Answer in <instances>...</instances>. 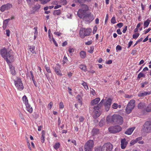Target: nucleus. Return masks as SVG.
<instances>
[{
    "label": "nucleus",
    "instance_id": "obj_29",
    "mask_svg": "<svg viewBox=\"0 0 151 151\" xmlns=\"http://www.w3.org/2000/svg\"><path fill=\"white\" fill-rule=\"evenodd\" d=\"M145 111L147 112H151V103L149 104L145 109Z\"/></svg>",
    "mask_w": 151,
    "mask_h": 151
},
{
    "label": "nucleus",
    "instance_id": "obj_43",
    "mask_svg": "<svg viewBox=\"0 0 151 151\" xmlns=\"http://www.w3.org/2000/svg\"><path fill=\"white\" fill-rule=\"evenodd\" d=\"M90 92L91 94H92L93 96H95L96 94L95 91L93 88L90 89Z\"/></svg>",
    "mask_w": 151,
    "mask_h": 151
},
{
    "label": "nucleus",
    "instance_id": "obj_15",
    "mask_svg": "<svg viewBox=\"0 0 151 151\" xmlns=\"http://www.w3.org/2000/svg\"><path fill=\"white\" fill-rule=\"evenodd\" d=\"M151 94V91L143 92H140L138 94V96L140 97H142Z\"/></svg>",
    "mask_w": 151,
    "mask_h": 151
},
{
    "label": "nucleus",
    "instance_id": "obj_13",
    "mask_svg": "<svg viewBox=\"0 0 151 151\" xmlns=\"http://www.w3.org/2000/svg\"><path fill=\"white\" fill-rule=\"evenodd\" d=\"M94 18L93 15L90 13L84 16L83 19L87 22H90L92 21Z\"/></svg>",
    "mask_w": 151,
    "mask_h": 151
},
{
    "label": "nucleus",
    "instance_id": "obj_40",
    "mask_svg": "<svg viewBox=\"0 0 151 151\" xmlns=\"http://www.w3.org/2000/svg\"><path fill=\"white\" fill-rule=\"evenodd\" d=\"M50 0H40V1L41 4H45Z\"/></svg>",
    "mask_w": 151,
    "mask_h": 151
},
{
    "label": "nucleus",
    "instance_id": "obj_24",
    "mask_svg": "<svg viewBox=\"0 0 151 151\" xmlns=\"http://www.w3.org/2000/svg\"><path fill=\"white\" fill-rule=\"evenodd\" d=\"M79 55L81 58H85L86 57V52L84 51H82L80 52Z\"/></svg>",
    "mask_w": 151,
    "mask_h": 151
},
{
    "label": "nucleus",
    "instance_id": "obj_16",
    "mask_svg": "<svg viewBox=\"0 0 151 151\" xmlns=\"http://www.w3.org/2000/svg\"><path fill=\"white\" fill-rule=\"evenodd\" d=\"M100 101V99L99 98H96L93 100L91 102V106H94L98 103Z\"/></svg>",
    "mask_w": 151,
    "mask_h": 151
},
{
    "label": "nucleus",
    "instance_id": "obj_44",
    "mask_svg": "<svg viewBox=\"0 0 151 151\" xmlns=\"http://www.w3.org/2000/svg\"><path fill=\"white\" fill-rule=\"evenodd\" d=\"M104 106H105V109L106 110V111H108L111 106L109 105H106L105 104H104Z\"/></svg>",
    "mask_w": 151,
    "mask_h": 151
},
{
    "label": "nucleus",
    "instance_id": "obj_62",
    "mask_svg": "<svg viewBox=\"0 0 151 151\" xmlns=\"http://www.w3.org/2000/svg\"><path fill=\"white\" fill-rule=\"evenodd\" d=\"M92 41L91 40L88 41L86 42H85V44L86 45H90L92 44Z\"/></svg>",
    "mask_w": 151,
    "mask_h": 151
},
{
    "label": "nucleus",
    "instance_id": "obj_37",
    "mask_svg": "<svg viewBox=\"0 0 151 151\" xmlns=\"http://www.w3.org/2000/svg\"><path fill=\"white\" fill-rule=\"evenodd\" d=\"M60 13L61 12L60 10H55L53 12V14L54 15H59L60 14Z\"/></svg>",
    "mask_w": 151,
    "mask_h": 151
},
{
    "label": "nucleus",
    "instance_id": "obj_60",
    "mask_svg": "<svg viewBox=\"0 0 151 151\" xmlns=\"http://www.w3.org/2000/svg\"><path fill=\"white\" fill-rule=\"evenodd\" d=\"M117 26L119 28L122 27L123 26V24L122 23L120 22L117 24Z\"/></svg>",
    "mask_w": 151,
    "mask_h": 151
},
{
    "label": "nucleus",
    "instance_id": "obj_46",
    "mask_svg": "<svg viewBox=\"0 0 151 151\" xmlns=\"http://www.w3.org/2000/svg\"><path fill=\"white\" fill-rule=\"evenodd\" d=\"M112 107L113 108L116 109L118 107V105L117 104L114 103L112 106Z\"/></svg>",
    "mask_w": 151,
    "mask_h": 151
},
{
    "label": "nucleus",
    "instance_id": "obj_36",
    "mask_svg": "<svg viewBox=\"0 0 151 151\" xmlns=\"http://www.w3.org/2000/svg\"><path fill=\"white\" fill-rule=\"evenodd\" d=\"M145 76L144 74L142 72L140 73L138 75L137 78L138 79H140L141 78L144 77Z\"/></svg>",
    "mask_w": 151,
    "mask_h": 151
},
{
    "label": "nucleus",
    "instance_id": "obj_54",
    "mask_svg": "<svg viewBox=\"0 0 151 151\" xmlns=\"http://www.w3.org/2000/svg\"><path fill=\"white\" fill-rule=\"evenodd\" d=\"M74 51L75 49L73 48H70L68 50V51L70 53H73L74 52Z\"/></svg>",
    "mask_w": 151,
    "mask_h": 151
},
{
    "label": "nucleus",
    "instance_id": "obj_42",
    "mask_svg": "<svg viewBox=\"0 0 151 151\" xmlns=\"http://www.w3.org/2000/svg\"><path fill=\"white\" fill-rule=\"evenodd\" d=\"M111 23L114 24L116 23V20L115 17H113L111 20Z\"/></svg>",
    "mask_w": 151,
    "mask_h": 151
},
{
    "label": "nucleus",
    "instance_id": "obj_41",
    "mask_svg": "<svg viewBox=\"0 0 151 151\" xmlns=\"http://www.w3.org/2000/svg\"><path fill=\"white\" fill-rule=\"evenodd\" d=\"M94 49V46L91 47L90 49L88 50V52L90 53H92L93 52Z\"/></svg>",
    "mask_w": 151,
    "mask_h": 151
},
{
    "label": "nucleus",
    "instance_id": "obj_1",
    "mask_svg": "<svg viewBox=\"0 0 151 151\" xmlns=\"http://www.w3.org/2000/svg\"><path fill=\"white\" fill-rule=\"evenodd\" d=\"M0 53L2 57L6 60L7 63L12 61L14 58V53L12 50L7 51L6 49L4 48L1 50Z\"/></svg>",
    "mask_w": 151,
    "mask_h": 151
},
{
    "label": "nucleus",
    "instance_id": "obj_49",
    "mask_svg": "<svg viewBox=\"0 0 151 151\" xmlns=\"http://www.w3.org/2000/svg\"><path fill=\"white\" fill-rule=\"evenodd\" d=\"M97 30V28L96 26H95L94 27L93 31V33L94 34H95Z\"/></svg>",
    "mask_w": 151,
    "mask_h": 151
},
{
    "label": "nucleus",
    "instance_id": "obj_35",
    "mask_svg": "<svg viewBox=\"0 0 151 151\" xmlns=\"http://www.w3.org/2000/svg\"><path fill=\"white\" fill-rule=\"evenodd\" d=\"M60 144L59 143H56L53 146V147L56 150H57L60 147Z\"/></svg>",
    "mask_w": 151,
    "mask_h": 151
},
{
    "label": "nucleus",
    "instance_id": "obj_45",
    "mask_svg": "<svg viewBox=\"0 0 151 151\" xmlns=\"http://www.w3.org/2000/svg\"><path fill=\"white\" fill-rule=\"evenodd\" d=\"M52 41L53 42L54 44L56 47H58V44H57L54 38L53 37V36L52 35Z\"/></svg>",
    "mask_w": 151,
    "mask_h": 151
},
{
    "label": "nucleus",
    "instance_id": "obj_52",
    "mask_svg": "<svg viewBox=\"0 0 151 151\" xmlns=\"http://www.w3.org/2000/svg\"><path fill=\"white\" fill-rule=\"evenodd\" d=\"M64 107V106L62 102H61L59 104V108L60 109H63Z\"/></svg>",
    "mask_w": 151,
    "mask_h": 151
},
{
    "label": "nucleus",
    "instance_id": "obj_58",
    "mask_svg": "<svg viewBox=\"0 0 151 151\" xmlns=\"http://www.w3.org/2000/svg\"><path fill=\"white\" fill-rule=\"evenodd\" d=\"M132 95H129L128 94H125L124 96V97L126 98H128V99H131L132 97Z\"/></svg>",
    "mask_w": 151,
    "mask_h": 151
},
{
    "label": "nucleus",
    "instance_id": "obj_2",
    "mask_svg": "<svg viewBox=\"0 0 151 151\" xmlns=\"http://www.w3.org/2000/svg\"><path fill=\"white\" fill-rule=\"evenodd\" d=\"M106 120L108 122L114 123L119 125L122 124L123 122L122 117L118 115L114 114L111 116H107Z\"/></svg>",
    "mask_w": 151,
    "mask_h": 151
},
{
    "label": "nucleus",
    "instance_id": "obj_20",
    "mask_svg": "<svg viewBox=\"0 0 151 151\" xmlns=\"http://www.w3.org/2000/svg\"><path fill=\"white\" fill-rule=\"evenodd\" d=\"M76 99L78 101V102L81 106L82 105V97L80 95H78L76 97Z\"/></svg>",
    "mask_w": 151,
    "mask_h": 151
},
{
    "label": "nucleus",
    "instance_id": "obj_64",
    "mask_svg": "<svg viewBox=\"0 0 151 151\" xmlns=\"http://www.w3.org/2000/svg\"><path fill=\"white\" fill-rule=\"evenodd\" d=\"M84 119V118L82 117V116H81L80 118L79 119V121L80 122H83Z\"/></svg>",
    "mask_w": 151,
    "mask_h": 151
},
{
    "label": "nucleus",
    "instance_id": "obj_17",
    "mask_svg": "<svg viewBox=\"0 0 151 151\" xmlns=\"http://www.w3.org/2000/svg\"><path fill=\"white\" fill-rule=\"evenodd\" d=\"M60 68V66L59 65H58V66L55 67V71L57 75L62 76V74L61 73Z\"/></svg>",
    "mask_w": 151,
    "mask_h": 151
},
{
    "label": "nucleus",
    "instance_id": "obj_18",
    "mask_svg": "<svg viewBox=\"0 0 151 151\" xmlns=\"http://www.w3.org/2000/svg\"><path fill=\"white\" fill-rule=\"evenodd\" d=\"M135 128L134 127L129 128L126 131L125 133L127 134L130 135L132 134Z\"/></svg>",
    "mask_w": 151,
    "mask_h": 151
},
{
    "label": "nucleus",
    "instance_id": "obj_33",
    "mask_svg": "<svg viewBox=\"0 0 151 151\" xmlns=\"http://www.w3.org/2000/svg\"><path fill=\"white\" fill-rule=\"evenodd\" d=\"M22 99L24 103L25 104V105L28 103L27 98L25 95H24L23 96Z\"/></svg>",
    "mask_w": 151,
    "mask_h": 151
},
{
    "label": "nucleus",
    "instance_id": "obj_9",
    "mask_svg": "<svg viewBox=\"0 0 151 151\" xmlns=\"http://www.w3.org/2000/svg\"><path fill=\"white\" fill-rule=\"evenodd\" d=\"M99 106H94L93 108V117L94 118H96L99 117L101 115V112L99 110V109L100 108Z\"/></svg>",
    "mask_w": 151,
    "mask_h": 151
},
{
    "label": "nucleus",
    "instance_id": "obj_56",
    "mask_svg": "<svg viewBox=\"0 0 151 151\" xmlns=\"http://www.w3.org/2000/svg\"><path fill=\"white\" fill-rule=\"evenodd\" d=\"M104 101V100L102 99L101 101L100 102L99 104H98L97 106H99L100 107H101L102 106V104L103 103Z\"/></svg>",
    "mask_w": 151,
    "mask_h": 151
},
{
    "label": "nucleus",
    "instance_id": "obj_61",
    "mask_svg": "<svg viewBox=\"0 0 151 151\" xmlns=\"http://www.w3.org/2000/svg\"><path fill=\"white\" fill-rule=\"evenodd\" d=\"M151 29L150 28H148L147 30H145L144 31V33L145 34H147L151 30Z\"/></svg>",
    "mask_w": 151,
    "mask_h": 151
},
{
    "label": "nucleus",
    "instance_id": "obj_30",
    "mask_svg": "<svg viewBox=\"0 0 151 151\" xmlns=\"http://www.w3.org/2000/svg\"><path fill=\"white\" fill-rule=\"evenodd\" d=\"M9 68L10 71H11V73L12 75H15L16 73L14 67L12 66V65H11L9 66Z\"/></svg>",
    "mask_w": 151,
    "mask_h": 151
},
{
    "label": "nucleus",
    "instance_id": "obj_47",
    "mask_svg": "<svg viewBox=\"0 0 151 151\" xmlns=\"http://www.w3.org/2000/svg\"><path fill=\"white\" fill-rule=\"evenodd\" d=\"M148 83L147 81H145L144 82L141 83V87L142 88H144L145 86V85H147Z\"/></svg>",
    "mask_w": 151,
    "mask_h": 151
},
{
    "label": "nucleus",
    "instance_id": "obj_34",
    "mask_svg": "<svg viewBox=\"0 0 151 151\" xmlns=\"http://www.w3.org/2000/svg\"><path fill=\"white\" fill-rule=\"evenodd\" d=\"M82 82L83 83H82V85L83 86L85 89L86 90L88 89V87L87 83L83 81Z\"/></svg>",
    "mask_w": 151,
    "mask_h": 151
},
{
    "label": "nucleus",
    "instance_id": "obj_22",
    "mask_svg": "<svg viewBox=\"0 0 151 151\" xmlns=\"http://www.w3.org/2000/svg\"><path fill=\"white\" fill-rule=\"evenodd\" d=\"M41 134V141L42 143H43L45 141V131L44 130L42 131Z\"/></svg>",
    "mask_w": 151,
    "mask_h": 151
},
{
    "label": "nucleus",
    "instance_id": "obj_48",
    "mask_svg": "<svg viewBox=\"0 0 151 151\" xmlns=\"http://www.w3.org/2000/svg\"><path fill=\"white\" fill-rule=\"evenodd\" d=\"M137 143V142L136 140V139H133L130 142V144L131 145H133Z\"/></svg>",
    "mask_w": 151,
    "mask_h": 151
},
{
    "label": "nucleus",
    "instance_id": "obj_28",
    "mask_svg": "<svg viewBox=\"0 0 151 151\" xmlns=\"http://www.w3.org/2000/svg\"><path fill=\"white\" fill-rule=\"evenodd\" d=\"M151 20L149 19H147L146 21L144 22V25L145 28L147 27L149 24Z\"/></svg>",
    "mask_w": 151,
    "mask_h": 151
},
{
    "label": "nucleus",
    "instance_id": "obj_63",
    "mask_svg": "<svg viewBox=\"0 0 151 151\" xmlns=\"http://www.w3.org/2000/svg\"><path fill=\"white\" fill-rule=\"evenodd\" d=\"M142 137H138L137 138L135 139L136 141L137 142H138L142 140Z\"/></svg>",
    "mask_w": 151,
    "mask_h": 151
},
{
    "label": "nucleus",
    "instance_id": "obj_19",
    "mask_svg": "<svg viewBox=\"0 0 151 151\" xmlns=\"http://www.w3.org/2000/svg\"><path fill=\"white\" fill-rule=\"evenodd\" d=\"M10 20V19L9 18L5 19L3 21V28L4 29H5L7 27L9 22Z\"/></svg>",
    "mask_w": 151,
    "mask_h": 151
},
{
    "label": "nucleus",
    "instance_id": "obj_14",
    "mask_svg": "<svg viewBox=\"0 0 151 151\" xmlns=\"http://www.w3.org/2000/svg\"><path fill=\"white\" fill-rule=\"evenodd\" d=\"M128 142L125 138L122 139L121 141V147L122 149H124L127 145Z\"/></svg>",
    "mask_w": 151,
    "mask_h": 151
},
{
    "label": "nucleus",
    "instance_id": "obj_23",
    "mask_svg": "<svg viewBox=\"0 0 151 151\" xmlns=\"http://www.w3.org/2000/svg\"><path fill=\"white\" fill-rule=\"evenodd\" d=\"M79 68L85 72H86L87 71L86 66L84 64H81L79 65Z\"/></svg>",
    "mask_w": 151,
    "mask_h": 151
},
{
    "label": "nucleus",
    "instance_id": "obj_51",
    "mask_svg": "<svg viewBox=\"0 0 151 151\" xmlns=\"http://www.w3.org/2000/svg\"><path fill=\"white\" fill-rule=\"evenodd\" d=\"M60 3L63 5H65L67 4V1L66 0H62L60 1Z\"/></svg>",
    "mask_w": 151,
    "mask_h": 151
},
{
    "label": "nucleus",
    "instance_id": "obj_31",
    "mask_svg": "<svg viewBox=\"0 0 151 151\" xmlns=\"http://www.w3.org/2000/svg\"><path fill=\"white\" fill-rule=\"evenodd\" d=\"M29 6L31 7L34 4V2L33 0H26Z\"/></svg>",
    "mask_w": 151,
    "mask_h": 151
},
{
    "label": "nucleus",
    "instance_id": "obj_8",
    "mask_svg": "<svg viewBox=\"0 0 151 151\" xmlns=\"http://www.w3.org/2000/svg\"><path fill=\"white\" fill-rule=\"evenodd\" d=\"M122 128L119 125H116L111 127L109 128V131L111 133H116L121 131Z\"/></svg>",
    "mask_w": 151,
    "mask_h": 151
},
{
    "label": "nucleus",
    "instance_id": "obj_32",
    "mask_svg": "<svg viewBox=\"0 0 151 151\" xmlns=\"http://www.w3.org/2000/svg\"><path fill=\"white\" fill-rule=\"evenodd\" d=\"M40 7V6L38 4L35 5L33 7V9L35 11L38 10Z\"/></svg>",
    "mask_w": 151,
    "mask_h": 151
},
{
    "label": "nucleus",
    "instance_id": "obj_25",
    "mask_svg": "<svg viewBox=\"0 0 151 151\" xmlns=\"http://www.w3.org/2000/svg\"><path fill=\"white\" fill-rule=\"evenodd\" d=\"M146 107L145 104L144 103H139L137 106V108L139 109H143Z\"/></svg>",
    "mask_w": 151,
    "mask_h": 151
},
{
    "label": "nucleus",
    "instance_id": "obj_53",
    "mask_svg": "<svg viewBox=\"0 0 151 151\" xmlns=\"http://www.w3.org/2000/svg\"><path fill=\"white\" fill-rule=\"evenodd\" d=\"M54 34L56 35H57V36H60L62 34L59 32H54Z\"/></svg>",
    "mask_w": 151,
    "mask_h": 151
},
{
    "label": "nucleus",
    "instance_id": "obj_26",
    "mask_svg": "<svg viewBox=\"0 0 151 151\" xmlns=\"http://www.w3.org/2000/svg\"><path fill=\"white\" fill-rule=\"evenodd\" d=\"M29 47L30 51L32 53V54H36L35 51V46H30Z\"/></svg>",
    "mask_w": 151,
    "mask_h": 151
},
{
    "label": "nucleus",
    "instance_id": "obj_39",
    "mask_svg": "<svg viewBox=\"0 0 151 151\" xmlns=\"http://www.w3.org/2000/svg\"><path fill=\"white\" fill-rule=\"evenodd\" d=\"M139 35V33H136L133 35L132 37L133 39H136Z\"/></svg>",
    "mask_w": 151,
    "mask_h": 151
},
{
    "label": "nucleus",
    "instance_id": "obj_50",
    "mask_svg": "<svg viewBox=\"0 0 151 151\" xmlns=\"http://www.w3.org/2000/svg\"><path fill=\"white\" fill-rule=\"evenodd\" d=\"M99 132V130L98 129H93L92 130V132L94 133L93 134H95V133L96 132L95 134H96L97 133Z\"/></svg>",
    "mask_w": 151,
    "mask_h": 151
},
{
    "label": "nucleus",
    "instance_id": "obj_12",
    "mask_svg": "<svg viewBox=\"0 0 151 151\" xmlns=\"http://www.w3.org/2000/svg\"><path fill=\"white\" fill-rule=\"evenodd\" d=\"M144 129L147 133L151 132V123L150 122H146L143 125Z\"/></svg>",
    "mask_w": 151,
    "mask_h": 151
},
{
    "label": "nucleus",
    "instance_id": "obj_59",
    "mask_svg": "<svg viewBox=\"0 0 151 151\" xmlns=\"http://www.w3.org/2000/svg\"><path fill=\"white\" fill-rule=\"evenodd\" d=\"M6 35L9 37L10 36V31L9 29H6Z\"/></svg>",
    "mask_w": 151,
    "mask_h": 151
},
{
    "label": "nucleus",
    "instance_id": "obj_38",
    "mask_svg": "<svg viewBox=\"0 0 151 151\" xmlns=\"http://www.w3.org/2000/svg\"><path fill=\"white\" fill-rule=\"evenodd\" d=\"M68 61V60L67 57L65 56H64L63 60V64H64L65 63H67Z\"/></svg>",
    "mask_w": 151,
    "mask_h": 151
},
{
    "label": "nucleus",
    "instance_id": "obj_57",
    "mask_svg": "<svg viewBox=\"0 0 151 151\" xmlns=\"http://www.w3.org/2000/svg\"><path fill=\"white\" fill-rule=\"evenodd\" d=\"M116 49L117 51L121 50H122L121 47L119 45H118L116 47Z\"/></svg>",
    "mask_w": 151,
    "mask_h": 151
},
{
    "label": "nucleus",
    "instance_id": "obj_6",
    "mask_svg": "<svg viewBox=\"0 0 151 151\" xmlns=\"http://www.w3.org/2000/svg\"><path fill=\"white\" fill-rule=\"evenodd\" d=\"M82 6V9H79L77 12L78 16L80 18H84L86 12L88 10V7L87 5L83 4Z\"/></svg>",
    "mask_w": 151,
    "mask_h": 151
},
{
    "label": "nucleus",
    "instance_id": "obj_4",
    "mask_svg": "<svg viewBox=\"0 0 151 151\" xmlns=\"http://www.w3.org/2000/svg\"><path fill=\"white\" fill-rule=\"evenodd\" d=\"M91 32V29L90 28H81L80 30L79 34L80 37L83 39L86 36L90 35Z\"/></svg>",
    "mask_w": 151,
    "mask_h": 151
},
{
    "label": "nucleus",
    "instance_id": "obj_55",
    "mask_svg": "<svg viewBox=\"0 0 151 151\" xmlns=\"http://www.w3.org/2000/svg\"><path fill=\"white\" fill-rule=\"evenodd\" d=\"M45 69L48 73H51V71L50 70V68L49 67H46L45 68Z\"/></svg>",
    "mask_w": 151,
    "mask_h": 151
},
{
    "label": "nucleus",
    "instance_id": "obj_21",
    "mask_svg": "<svg viewBox=\"0 0 151 151\" xmlns=\"http://www.w3.org/2000/svg\"><path fill=\"white\" fill-rule=\"evenodd\" d=\"M26 107V110L28 112L31 113L32 111V109L30 105L28 103L25 104Z\"/></svg>",
    "mask_w": 151,
    "mask_h": 151
},
{
    "label": "nucleus",
    "instance_id": "obj_27",
    "mask_svg": "<svg viewBox=\"0 0 151 151\" xmlns=\"http://www.w3.org/2000/svg\"><path fill=\"white\" fill-rule=\"evenodd\" d=\"M112 100L110 98L108 99L104 103V104L111 106L112 103Z\"/></svg>",
    "mask_w": 151,
    "mask_h": 151
},
{
    "label": "nucleus",
    "instance_id": "obj_11",
    "mask_svg": "<svg viewBox=\"0 0 151 151\" xmlns=\"http://www.w3.org/2000/svg\"><path fill=\"white\" fill-rule=\"evenodd\" d=\"M12 5L11 4L7 3L2 5L0 8V11L1 12H4L5 11L10 9L12 7Z\"/></svg>",
    "mask_w": 151,
    "mask_h": 151
},
{
    "label": "nucleus",
    "instance_id": "obj_5",
    "mask_svg": "<svg viewBox=\"0 0 151 151\" xmlns=\"http://www.w3.org/2000/svg\"><path fill=\"white\" fill-rule=\"evenodd\" d=\"M135 102L134 99H132L129 101L126 108L125 110L127 114H129L131 113L135 106Z\"/></svg>",
    "mask_w": 151,
    "mask_h": 151
},
{
    "label": "nucleus",
    "instance_id": "obj_3",
    "mask_svg": "<svg viewBox=\"0 0 151 151\" xmlns=\"http://www.w3.org/2000/svg\"><path fill=\"white\" fill-rule=\"evenodd\" d=\"M113 148V145L110 143H105L102 146L96 147L95 151H111Z\"/></svg>",
    "mask_w": 151,
    "mask_h": 151
},
{
    "label": "nucleus",
    "instance_id": "obj_10",
    "mask_svg": "<svg viewBox=\"0 0 151 151\" xmlns=\"http://www.w3.org/2000/svg\"><path fill=\"white\" fill-rule=\"evenodd\" d=\"M14 84L18 90L21 91L23 89L24 86L20 79H18L17 80L15 81Z\"/></svg>",
    "mask_w": 151,
    "mask_h": 151
},
{
    "label": "nucleus",
    "instance_id": "obj_7",
    "mask_svg": "<svg viewBox=\"0 0 151 151\" xmlns=\"http://www.w3.org/2000/svg\"><path fill=\"white\" fill-rule=\"evenodd\" d=\"M94 145V142L93 140H89L87 141L84 145L85 151H92Z\"/></svg>",
    "mask_w": 151,
    "mask_h": 151
}]
</instances>
